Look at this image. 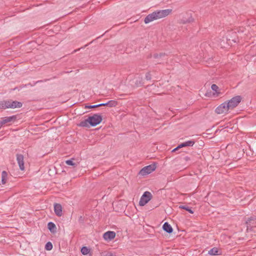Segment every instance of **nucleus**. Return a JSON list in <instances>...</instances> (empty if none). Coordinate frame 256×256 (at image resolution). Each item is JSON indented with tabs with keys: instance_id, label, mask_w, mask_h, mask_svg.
Here are the masks:
<instances>
[{
	"instance_id": "obj_1",
	"label": "nucleus",
	"mask_w": 256,
	"mask_h": 256,
	"mask_svg": "<svg viewBox=\"0 0 256 256\" xmlns=\"http://www.w3.org/2000/svg\"><path fill=\"white\" fill-rule=\"evenodd\" d=\"M172 12V10H160L148 14L144 18L145 24H148L154 20L162 18L168 16Z\"/></svg>"
},
{
	"instance_id": "obj_2",
	"label": "nucleus",
	"mask_w": 256,
	"mask_h": 256,
	"mask_svg": "<svg viewBox=\"0 0 256 256\" xmlns=\"http://www.w3.org/2000/svg\"><path fill=\"white\" fill-rule=\"evenodd\" d=\"M89 124L92 126H95L100 124L102 120V116L98 114H94L88 117Z\"/></svg>"
},
{
	"instance_id": "obj_3",
	"label": "nucleus",
	"mask_w": 256,
	"mask_h": 256,
	"mask_svg": "<svg viewBox=\"0 0 256 256\" xmlns=\"http://www.w3.org/2000/svg\"><path fill=\"white\" fill-rule=\"evenodd\" d=\"M242 100V98L240 96H237L234 97H233L228 102H226L228 104V106H226L229 107L230 110L233 109L240 103Z\"/></svg>"
},
{
	"instance_id": "obj_4",
	"label": "nucleus",
	"mask_w": 256,
	"mask_h": 256,
	"mask_svg": "<svg viewBox=\"0 0 256 256\" xmlns=\"http://www.w3.org/2000/svg\"><path fill=\"white\" fill-rule=\"evenodd\" d=\"M152 194L150 192H145L140 198L139 205L140 206H144L152 199Z\"/></svg>"
},
{
	"instance_id": "obj_5",
	"label": "nucleus",
	"mask_w": 256,
	"mask_h": 256,
	"mask_svg": "<svg viewBox=\"0 0 256 256\" xmlns=\"http://www.w3.org/2000/svg\"><path fill=\"white\" fill-rule=\"evenodd\" d=\"M156 168L155 164H150L143 168L138 174L141 176H146L154 172Z\"/></svg>"
},
{
	"instance_id": "obj_6",
	"label": "nucleus",
	"mask_w": 256,
	"mask_h": 256,
	"mask_svg": "<svg viewBox=\"0 0 256 256\" xmlns=\"http://www.w3.org/2000/svg\"><path fill=\"white\" fill-rule=\"evenodd\" d=\"M228 106L226 102H224V103L222 104L216 108L215 110L216 112L218 114H222L227 112L230 108L229 107L227 106Z\"/></svg>"
},
{
	"instance_id": "obj_7",
	"label": "nucleus",
	"mask_w": 256,
	"mask_h": 256,
	"mask_svg": "<svg viewBox=\"0 0 256 256\" xmlns=\"http://www.w3.org/2000/svg\"><path fill=\"white\" fill-rule=\"evenodd\" d=\"M16 160L18 164L20 169L21 170H24V158L22 154H16Z\"/></svg>"
},
{
	"instance_id": "obj_8",
	"label": "nucleus",
	"mask_w": 256,
	"mask_h": 256,
	"mask_svg": "<svg viewBox=\"0 0 256 256\" xmlns=\"http://www.w3.org/2000/svg\"><path fill=\"white\" fill-rule=\"evenodd\" d=\"M116 236V233L112 231H108L103 234L104 238L106 240H111Z\"/></svg>"
},
{
	"instance_id": "obj_9",
	"label": "nucleus",
	"mask_w": 256,
	"mask_h": 256,
	"mask_svg": "<svg viewBox=\"0 0 256 256\" xmlns=\"http://www.w3.org/2000/svg\"><path fill=\"white\" fill-rule=\"evenodd\" d=\"M8 108H15L22 106V103L18 101L8 100Z\"/></svg>"
},
{
	"instance_id": "obj_10",
	"label": "nucleus",
	"mask_w": 256,
	"mask_h": 256,
	"mask_svg": "<svg viewBox=\"0 0 256 256\" xmlns=\"http://www.w3.org/2000/svg\"><path fill=\"white\" fill-rule=\"evenodd\" d=\"M16 120V116H6L4 118H3L1 121L2 122L3 124H5L8 122H14Z\"/></svg>"
},
{
	"instance_id": "obj_11",
	"label": "nucleus",
	"mask_w": 256,
	"mask_h": 256,
	"mask_svg": "<svg viewBox=\"0 0 256 256\" xmlns=\"http://www.w3.org/2000/svg\"><path fill=\"white\" fill-rule=\"evenodd\" d=\"M54 211L57 216H62V206L59 204H54Z\"/></svg>"
},
{
	"instance_id": "obj_12",
	"label": "nucleus",
	"mask_w": 256,
	"mask_h": 256,
	"mask_svg": "<svg viewBox=\"0 0 256 256\" xmlns=\"http://www.w3.org/2000/svg\"><path fill=\"white\" fill-rule=\"evenodd\" d=\"M163 230L168 234H170L172 232L173 229L172 226L167 222L164 223L162 226Z\"/></svg>"
},
{
	"instance_id": "obj_13",
	"label": "nucleus",
	"mask_w": 256,
	"mask_h": 256,
	"mask_svg": "<svg viewBox=\"0 0 256 256\" xmlns=\"http://www.w3.org/2000/svg\"><path fill=\"white\" fill-rule=\"evenodd\" d=\"M48 228L50 231L52 233H55L56 232V224L52 222H49L48 224Z\"/></svg>"
},
{
	"instance_id": "obj_14",
	"label": "nucleus",
	"mask_w": 256,
	"mask_h": 256,
	"mask_svg": "<svg viewBox=\"0 0 256 256\" xmlns=\"http://www.w3.org/2000/svg\"><path fill=\"white\" fill-rule=\"evenodd\" d=\"M194 144V141L190 140L184 142L179 144V147L192 146Z\"/></svg>"
},
{
	"instance_id": "obj_15",
	"label": "nucleus",
	"mask_w": 256,
	"mask_h": 256,
	"mask_svg": "<svg viewBox=\"0 0 256 256\" xmlns=\"http://www.w3.org/2000/svg\"><path fill=\"white\" fill-rule=\"evenodd\" d=\"M208 254L210 256H216L220 254H218V250L217 248H213L208 252Z\"/></svg>"
},
{
	"instance_id": "obj_16",
	"label": "nucleus",
	"mask_w": 256,
	"mask_h": 256,
	"mask_svg": "<svg viewBox=\"0 0 256 256\" xmlns=\"http://www.w3.org/2000/svg\"><path fill=\"white\" fill-rule=\"evenodd\" d=\"M8 174L6 171H2V184H4L6 182Z\"/></svg>"
},
{
	"instance_id": "obj_17",
	"label": "nucleus",
	"mask_w": 256,
	"mask_h": 256,
	"mask_svg": "<svg viewBox=\"0 0 256 256\" xmlns=\"http://www.w3.org/2000/svg\"><path fill=\"white\" fill-rule=\"evenodd\" d=\"M89 125L90 124L88 118L87 119L80 122L79 124V126L82 127H88Z\"/></svg>"
},
{
	"instance_id": "obj_18",
	"label": "nucleus",
	"mask_w": 256,
	"mask_h": 256,
	"mask_svg": "<svg viewBox=\"0 0 256 256\" xmlns=\"http://www.w3.org/2000/svg\"><path fill=\"white\" fill-rule=\"evenodd\" d=\"M8 100L0 101V108H2V109L8 108Z\"/></svg>"
},
{
	"instance_id": "obj_19",
	"label": "nucleus",
	"mask_w": 256,
	"mask_h": 256,
	"mask_svg": "<svg viewBox=\"0 0 256 256\" xmlns=\"http://www.w3.org/2000/svg\"><path fill=\"white\" fill-rule=\"evenodd\" d=\"M106 104H108L109 107H114L118 104V102L116 100H110L106 102Z\"/></svg>"
},
{
	"instance_id": "obj_20",
	"label": "nucleus",
	"mask_w": 256,
	"mask_h": 256,
	"mask_svg": "<svg viewBox=\"0 0 256 256\" xmlns=\"http://www.w3.org/2000/svg\"><path fill=\"white\" fill-rule=\"evenodd\" d=\"M180 208L184 209L186 211L188 212L190 214H193L194 211L192 210L190 208L186 206H179Z\"/></svg>"
},
{
	"instance_id": "obj_21",
	"label": "nucleus",
	"mask_w": 256,
	"mask_h": 256,
	"mask_svg": "<svg viewBox=\"0 0 256 256\" xmlns=\"http://www.w3.org/2000/svg\"><path fill=\"white\" fill-rule=\"evenodd\" d=\"M81 252L84 255H86L90 252V249L86 246H83L81 248Z\"/></svg>"
},
{
	"instance_id": "obj_22",
	"label": "nucleus",
	"mask_w": 256,
	"mask_h": 256,
	"mask_svg": "<svg viewBox=\"0 0 256 256\" xmlns=\"http://www.w3.org/2000/svg\"><path fill=\"white\" fill-rule=\"evenodd\" d=\"M45 248L47 250H50L52 248V244L50 242H48Z\"/></svg>"
},
{
	"instance_id": "obj_23",
	"label": "nucleus",
	"mask_w": 256,
	"mask_h": 256,
	"mask_svg": "<svg viewBox=\"0 0 256 256\" xmlns=\"http://www.w3.org/2000/svg\"><path fill=\"white\" fill-rule=\"evenodd\" d=\"M66 164L69 166H76V164L72 160H68L66 161Z\"/></svg>"
},
{
	"instance_id": "obj_24",
	"label": "nucleus",
	"mask_w": 256,
	"mask_h": 256,
	"mask_svg": "<svg viewBox=\"0 0 256 256\" xmlns=\"http://www.w3.org/2000/svg\"><path fill=\"white\" fill-rule=\"evenodd\" d=\"M253 220L252 218H250L248 220L246 221V224H247V229L251 230L252 228V226H251L250 222L251 220Z\"/></svg>"
},
{
	"instance_id": "obj_25",
	"label": "nucleus",
	"mask_w": 256,
	"mask_h": 256,
	"mask_svg": "<svg viewBox=\"0 0 256 256\" xmlns=\"http://www.w3.org/2000/svg\"><path fill=\"white\" fill-rule=\"evenodd\" d=\"M211 88L212 90L214 91L216 93H217V94L219 93L218 92V87L216 84H212L211 86Z\"/></svg>"
},
{
	"instance_id": "obj_26",
	"label": "nucleus",
	"mask_w": 256,
	"mask_h": 256,
	"mask_svg": "<svg viewBox=\"0 0 256 256\" xmlns=\"http://www.w3.org/2000/svg\"><path fill=\"white\" fill-rule=\"evenodd\" d=\"M98 107H99V106H98V104L86 106H85V108H98Z\"/></svg>"
},
{
	"instance_id": "obj_27",
	"label": "nucleus",
	"mask_w": 256,
	"mask_h": 256,
	"mask_svg": "<svg viewBox=\"0 0 256 256\" xmlns=\"http://www.w3.org/2000/svg\"><path fill=\"white\" fill-rule=\"evenodd\" d=\"M146 79L148 80H151V74L150 72H147L146 74Z\"/></svg>"
},
{
	"instance_id": "obj_28",
	"label": "nucleus",
	"mask_w": 256,
	"mask_h": 256,
	"mask_svg": "<svg viewBox=\"0 0 256 256\" xmlns=\"http://www.w3.org/2000/svg\"><path fill=\"white\" fill-rule=\"evenodd\" d=\"M164 55V54H163L162 53L160 54H156L154 55V58H158L159 56H162Z\"/></svg>"
},
{
	"instance_id": "obj_29",
	"label": "nucleus",
	"mask_w": 256,
	"mask_h": 256,
	"mask_svg": "<svg viewBox=\"0 0 256 256\" xmlns=\"http://www.w3.org/2000/svg\"><path fill=\"white\" fill-rule=\"evenodd\" d=\"M142 82H141V81H140V82H138V81H136V86L137 87L140 86H141L142 85Z\"/></svg>"
},
{
	"instance_id": "obj_30",
	"label": "nucleus",
	"mask_w": 256,
	"mask_h": 256,
	"mask_svg": "<svg viewBox=\"0 0 256 256\" xmlns=\"http://www.w3.org/2000/svg\"><path fill=\"white\" fill-rule=\"evenodd\" d=\"M44 82V81L43 80H38V81L34 82L33 84H28V85H30L31 86H34L35 84H38V82Z\"/></svg>"
},
{
	"instance_id": "obj_31",
	"label": "nucleus",
	"mask_w": 256,
	"mask_h": 256,
	"mask_svg": "<svg viewBox=\"0 0 256 256\" xmlns=\"http://www.w3.org/2000/svg\"><path fill=\"white\" fill-rule=\"evenodd\" d=\"M98 106H99V107L101 106H108V104H106V103H102V104H98Z\"/></svg>"
},
{
	"instance_id": "obj_32",
	"label": "nucleus",
	"mask_w": 256,
	"mask_h": 256,
	"mask_svg": "<svg viewBox=\"0 0 256 256\" xmlns=\"http://www.w3.org/2000/svg\"><path fill=\"white\" fill-rule=\"evenodd\" d=\"M180 148H182V147H179V145L176 147V148H174L172 152H175L176 151V150H178V149Z\"/></svg>"
},
{
	"instance_id": "obj_33",
	"label": "nucleus",
	"mask_w": 256,
	"mask_h": 256,
	"mask_svg": "<svg viewBox=\"0 0 256 256\" xmlns=\"http://www.w3.org/2000/svg\"><path fill=\"white\" fill-rule=\"evenodd\" d=\"M105 256H113V254L112 252H107Z\"/></svg>"
},
{
	"instance_id": "obj_34",
	"label": "nucleus",
	"mask_w": 256,
	"mask_h": 256,
	"mask_svg": "<svg viewBox=\"0 0 256 256\" xmlns=\"http://www.w3.org/2000/svg\"><path fill=\"white\" fill-rule=\"evenodd\" d=\"M4 126L1 120H0V129L2 128V126Z\"/></svg>"
}]
</instances>
